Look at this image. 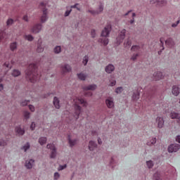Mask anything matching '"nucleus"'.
Returning a JSON list of instances; mask_svg holds the SVG:
<instances>
[{
	"mask_svg": "<svg viewBox=\"0 0 180 180\" xmlns=\"http://www.w3.org/2000/svg\"><path fill=\"white\" fill-rule=\"evenodd\" d=\"M73 102H75V110H73V112L70 113L69 111H65L63 114V117L68 119V124L76 122L79 117L80 112H82V108H80L79 105H83L84 107L87 105V103L84 98H76L73 100Z\"/></svg>",
	"mask_w": 180,
	"mask_h": 180,
	"instance_id": "f257e3e1",
	"label": "nucleus"
},
{
	"mask_svg": "<svg viewBox=\"0 0 180 180\" xmlns=\"http://www.w3.org/2000/svg\"><path fill=\"white\" fill-rule=\"evenodd\" d=\"M37 66L36 64H31L28 66V69L25 71V75H27V79L30 81V82L34 83L41 79V75L37 73Z\"/></svg>",
	"mask_w": 180,
	"mask_h": 180,
	"instance_id": "f03ea898",
	"label": "nucleus"
},
{
	"mask_svg": "<svg viewBox=\"0 0 180 180\" xmlns=\"http://www.w3.org/2000/svg\"><path fill=\"white\" fill-rule=\"evenodd\" d=\"M46 4L45 2L40 3L39 7L42 9V16L40 18V21L41 23H44L48 20V11L46 9Z\"/></svg>",
	"mask_w": 180,
	"mask_h": 180,
	"instance_id": "7ed1b4c3",
	"label": "nucleus"
},
{
	"mask_svg": "<svg viewBox=\"0 0 180 180\" xmlns=\"http://www.w3.org/2000/svg\"><path fill=\"white\" fill-rule=\"evenodd\" d=\"M96 89V85L91 84L89 86H86L83 87V90H84V96H91L92 93L88 91H94Z\"/></svg>",
	"mask_w": 180,
	"mask_h": 180,
	"instance_id": "20e7f679",
	"label": "nucleus"
},
{
	"mask_svg": "<svg viewBox=\"0 0 180 180\" xmlns=\"http://www.w3.org/2000/svg\"><path fill=\"white\" fill-rule=\"evenodd\" d=\"M46 148L49 149H51V158L53 159L54 158L56 157V147L53 143H49L46 146Z\"/></svg>",
	"mask_w": 180,
	"mask_h": 180,
	"instance_id": "39448f33",
	"label": "nucleus"
},
{
	"mask_svg": "<svg viewBox=\"0 0 180 180\" xmlns=\"http://www.w3.org/2000/svg\"><path fill=\"white\" fill-rule=\"evenodd\" d=\"M180 149V145L178 143L172 144L168 147L169 153L177 152Z\"/></svg>",
	"mask_w": 180,
	"mask_h": 180,
	"instance_id": "423d86ee",
	"label": "nucleus"
},
{
	"mask_svg": "<svg viewBox=\"0 0 180 180\" xmlns=\"http://www.w3.org/2000/svg\"><path fill=\"white\" fill-rule=\"evenodd\" d=\"M125 33H126V30L124 29L122 31H121L120 34L118 35V37H117V44H120L123 40L125 38Z\"/></svg>",
	"mask_w": 180,
	"mask_h": 180,
	"instance_id": "0eeeda50",
	"label": "nucleus"
},
{
	"mask_svg": "<svg viewBox=\"0 0 180 180\" xmlns=\"http://www.w3.org/2000/svg\"><path fill=\"white\" fill-rule=\"evenodd\" d=\"M111 31V25H108L105 27L104 30H102L101 36L103 37H108Z\"/></svg>",
	"mask_w": 180,
	"mask_h": 180,
	"instance_id": "6e6552de",
	"label": "nucleus"
},
{
	"mask_svg": "<svg viewBox=\"0 0 180 180\" xmlns=\"http://www.w3.org/2000/svg\"><path fill=\"white\" fill-rule=\"evenodd\" d=\"M150 4H156L158 6H164L167 4L166 0H150Z\"/></svg>",
	"mask_w": 180,
	"mask_h": 180,
	"instance_id": "1a4fd4ad",
	"label": "nucleus"
},
{
	"mask_svg": "<svg viewBox=\"0 0 180 180\" xmlns=\"http://www.w3.org/2000/svg\"><path fill=\"white\" fill-rule=\"evenodd\" d=\"M103 11V5H102V4H100L99 7H98V10H97V11L89 10L88 13H91V15H98Z\"/></svg>",
	"mask_w": 180,
	"mask_h": 180,
	"instance_id": "9d476101",
	"label": "nucleus"
},
{
	"mask_svg": "<svg viewBox=\"0 0 180 180\" xmlns=\"http://www.w3.org/2000/svg\"><path fill=\"white\" fill-rule=\"evenodd\" d=\"M42 25L41 24H37L32 28V32L33 34H37L41 30Z\"/></svg>",
	"mask_w": 180,
	"mask_h": 180,
	"instance_id": "9b49d317",
	"label": "nucleus"
},
{
	"mask_svg": "<svg viewBox=\"0 0 180 180\" xmlns=\"http://www.w3.org/2000/svg\"><path fill=\"white\" fill-rule=\"evenodd\" d=\"M153 77V80L158 81L163 78V74L161 72H158L157 73H154Z\"/></svg>",
	"mask_w": 180,
	"mask_h": 180,
	"instance_id": "f8f14e48",
	"label": "nucleus"
},
{
	"mask_svg": "<svg viewBox=\"0 0 180 180\" xmlns=\"http://www.w3.org/2000/svg\"><path fill=\"white\" fill-rule=\"evenodd\" d=\"M156 122H158V128L162 129L164 126V120L161 117H158L156 119Z\"/></svg>",
	"mask_w": 180,
	"mask_h": 180,
	"instance_id": "ddd939ff",
	"label": "nucleus"
},
{
	"mask_svg": "<svg viewBox=\"0 0 180 180\" xmlns=\"http://www.w3.org/2000/svg\"><path fill=\"white\" fill-rule=\"evenodd\" d=\"M105 103L107 107H108V108H112L114 106L112 98H107L105 101Z\"/></svg>",
	"mask_w": 180,
	"mask_h": 180,
	"instance_id": "4468645a",
	"label": "nucleus"
},
{
	"mask_svg": "<svg viewBox=\"0 0 180 180\" xmlns=\"http://www.w3.org/2000/svg\"><path fill=\"white\" fill-rule=\"evenodd\" d=\"M172 93L174 96L179 95V88L177 86H173L172 89Z\"/></svg>",
	"mask_w": 180,
	"mask_h": 180,
	"instance_id": "2eb2a0df",
	"label": "nucleus"
},
{
	"mask_svg": "<svg viewBox=\"0 0 180 180\" xmlns=\"http://www.w3.org/2000/svg\"><path fill=\"white\" fill-rule=\"evenodd\" d=\"M34 162V160L32 159L27 160V162H25V167H27V169H32Z\"/></svg>",
	"mask_w": 180,
	"mask_h": 180,
	"instance_id": "dca6fc26",
	"label": "nucleus"
},
{
	"mask_svg": "<svg viewBox=\"0 0 180 180\" xmlns=\"http://www.w3.org/2000/svg\"><path fill=\"white\" fill-rule=\"evenodd\" d=\"M165 42L166 45L168 46V47L169 48L173 47L174 45L175 44V43L173 41L172 39L171 38L167 39L166 41H165Z\"/></svg>",
	"mask_w": 180,
	"mask_h": 180,
	"instance_id": "f3484780",
	"label": "nucleus"
},
{
	"mask_svg": "<svg viewBox=\"0 0 180 180\" xmlns=\"http://www.w3.org/2000/svg\"><path fill=\"white\" fill-rule=\"evenodd\" d=\"M105 71L107 73L110 74L114 71V66L112 65H108V66H107L106 68H105Z\"/></svg>",
	"mask_w": 180,
	"mask_h": 180,
	"instance_id": "a211bd4d",
	"label": "nucleus"
},
{
	"mask_svg": "<svg viewBox=\"0 0 180 180\" xmlns=\"http://www.w3.org/2000/svg\"><path fill=\"white\" fill-rule=\"evenodd\" d=\"M53 105L56 109H60V100L57 97L53 98Z\"/></svg>",
	"mask_w": 180,
	"mask_h": 180,
	"instance_id": "6ab92c4d",
	"label": "nucleus"
},
{
	"mask_svg": "<svg viewBox=\"0 0 180 180\" xmlns=\"http://www.w3.org/2000/svg\"><path fill=\"white\" fill-rule=\"evenodd\" d=\"M41 39H38V46L37 49V53H42L44 51V47L41 46Z\"/></svg>",
	"mask_w": 180,
	"mask_h": 180,
	"instance_id": "aec40b11",
	"label": "nucleus"
},
{
	"mask_svg": "<svg viewBox=\"0 0 180 180\" xmlns=\"http://www.w3.org/2000/svg\"><path fill=\"white\" fill-rule=\"evenodd\" d=\"M96 143L94 141L89 142V146H88V148H89V150H94L95 148H96Z\"/></svg>",
	"mask_w": 180,
	"mask_h": 180,
	"instance_id": "412c9836",
	"label": "nucleus"
},
{
	"mask_svg": "<svg viewBox=\"0 0 180 180\" xmlns=\"http://www.w3.org/2000/svg\"><path fill=\"white\" fill-rule=\"evenodd\" d=\"M15 131L20 136L24 135L25 134V130L23 129H21L20 127H16Z\"/></svg>",
	"mask_w": 180,
	"mask_h": 180,
	"instance_id": "4be33fe9",
	"label": "nucleus"
},
{
	"mask_svg": "<svg viewBox=\"0 0 180 180\" xmlns=\"http://www.w3.org/2000/svg\"><path fill=\"white\" fill-rule=\"evenodd\" d=\"M170 117L172 119H176V120H179L180 119V114L175 112H172L170 114Z\"/></svg>",
	"mask_w": 180,
	"mask_h": 180,
	"instance_id": "5701e85b",
	"label": "nucleus"
},
{
	"mask_svg": "<svg viewBox=\"0 0 180 180\" xmlns=\"http://www.w3.org/2000/svg\"><path fill=\"white\" fill-rule=\"evenodd\" d=\"M71 71V68L68 65H65L62 67V72H70Z\"/></svg>",
	"mask_w": 180,
	"mask_h": 180,
	"instance_id": "b1692460",
	"label": "nucleus"
},
{
	"mask_svg": "<svg viewBox=\"0 0 180 180\" xmlns=\"http://www.w3.org/2000/svg\"><path fill=\"white\" fill-rule=\"evenodd\" d=\"M38 143H39L40 146H44L46 143V137H40L38 139Z\"/></svg>",
	"mask_w": 180,
	"mask_h": 180,
	"instance_id": "393cba45",
	"label": "nucleus"
},
{
	"mask_svg": "<svg viewBox=\"0 0 180 180\" xmlns=\"http://www.w3.org/2000/svg\"><path fill=\"white\" fill-rule=\"evenodd\" d=\"M99 41L101 42V44H103L104 46H107L109 42L108 39L106 37H103V38L99 40Z\"/></svg>",
	"mask_w": 180,
	"mask_h": 180,
	"instance_id": "a878e982",
	"label": "nucleus"
},
{
	"mask_svg": "<svg viewBox=\"0 0 180 180\" xmlns=\"http://www.w3.org/2000/svg\"><path fill=\"white\" fill-rule=\"evenodd\" d=\"M11 75H13L14 77H17L20 75V72L18 70H13V73H11Z\"/></svg>",
	"mask_w": 180,
	"mask_h": 180,
	"instance_id": "bb28decb",
	"label": "nucleus"
},
{
	"mask_svg": "<svg viewBox=\"0 0 180 180\" xmlns=\"http://www.w3.org/2000/svg\"><path fill=\"white\" fill-rule=\"evenodd\" d=\"M68 142L69 145L72 147L73 146H75V143H77V140H71L70 136H68Z\"/></svg>",
	"mask_w": 180,
	"mask_h": 180,
	"instance_id": "cd10ccee",
	"label": "nucleus"
},
{
	"mask_svg": "<svg viewBox=\"0 0 180 180\" xmlns=\"http://www.w3.org/2000/svg\"><path fill=\"white\" fill-rule=\"evenodd\" d=\"M13 64V60H11V63H4V67L8 68V70H11L12 68V65Z\"/></svg>",
	"mask_w": 180,
	"mask_h": 180,
	"instance_id": "c85d7f7f",
	"label": "nucleus"
},
{
	"mask_svg": "<svg viewBox=\"0 0 180 180\" xmlns=\"http://www.w3.org/2000/svg\"><path fill=\"white\" fill-rule=\"evenodd\" d=\"M77 77L80 80L82 81H84L85 78H86V75H85L84 73L78 74Z\"/></svg>",
	"mask_w": 180,
	"mask_h": 180,
	"instance_id": "c756f323",
	"label": "nucleus"
},
{
	"mask_svg": "<svg viewBox=\"0 0 180 180\" xmlns=\"http://www.w3.org/2000/svg\"><path fill=\"white\" fill-rule=\"evenodd\" d=\"M132 98L134 101H137L138 99H139V92H136L134 93Z\"/></svg>",
	"mask_w": 180,
	"mask_h": 180,
	"instance_id": "7c9ffc66",
	"label": "nucleus"
},
{
	"mask_svg": "<svg viewBox=\"0 0 180 180\" xmlns=\"http://www.w3.org/2000/svg\"><path fill=\"white\" fill-rule=\"evenodd\" d=\"M25 39L29 41L34 40V37H32V35L30 34L25 35Z\"/></svg>",
	"mask_w": 180,
	"mask_h": 180,
	"instance_id": "2f4dec72",
	"label": "nucleus"
},
{
	"mask_svg": "<svg viewBox=\"0 0 180 180\" xmlns=\"http://www.w3.org/2000/svg\"><path fill=\"white\" fill-rule=\"evenodd\" d=\"M17 49V42H13L11 44V50L15 51Z\"/></svg>",
	"mask_w": 180,
	"mask_h": 180,
	"instance_id": "473e14b6",
	"label": "nucleus"
},
{
	"mask_svg": "<svg viewBox=\"0 0 180 180\" xmlns=\"http://www.w3.org/2000/svg\"><path fill=\"white\" fill-rule=\"evenodd\" d=\"M124 46L127 48H129L131 46V41L129 39L127 40L125 43H124Z\"/></svg>",
	"mask_w": 180,
	"mask_h": 180,
	"instance_id": "72a5a7b5",
	"label": "nucleus"
},
{
	"mask_svg": "<svg viewBox=\"0 0 180 180\" xmlns=\"http://www.w3.org/2000/svg\"><path fill=\"white\" fill-rule=\"evenodd\" d=\"M140 47L139 46H133L132 48H131V51L138 52L139 51Z\"/></svg>",
	"mask_w": 180,
	"mask_h": 180,
	"instance_id": "f704fd0d",
	"label": "nucleus"
},
{
	"mask_svg": "<svg viewBox=\"0 0 180 180\" xmlns=\"http://www.w3.org/2000/svg\"><path fill=\"white\" fill-rule=\"evenodd\" d=\"M155 143H156V139L154 138V139H152V141H150V142H148L147 145L149 146H153Z\"/></svg>",
	"mask_w": 180,
	"mask_h": 180,
	"instance_id": "c9c22d12",
	"label": "nucleus"
},
{
	"mask_svg": "<svg viewBox=\"0 0 180 180\" xmlns=\"http://www.w3.org/2000/svg\"><path fill=\"white\" fill-rule=\"evenodd\" d=\"M60 51H61V48L60 46H57L56 48H54V53H56V54L60 53Z\"/></svg>",
	"mask_w": 180,
	"mask_h": 180,
	"instance_id": "e433bc0d",
	"label": "nucleus"
},
{
	"mask_svg": "<svg viewBox=\"0 0 180 180\" xmlns=\"http://www.w3.org/2000/svg\"><path fill=\"white\" fill-rule=\"evenodd\" d=\"M154 180H162L160 179V174L155 173V174H154Z\"/></svg>",
	"mask_w": 180,
	"mask_h": 180,
	"instance_id": "4c0bfd02",
	"label": "nucleus"
},
{
	"mask_svg": "<svg viewBox=\"0 0 180 180\" xmlns=\"http://www.w3.org/2000/svg\"><path fill=\"white\" fill-rule=\"evenodd\" d=\"M146 164L149 169L153 167V162L151 160L147 161Z\"/></svg>",
	"mask_w": 180,
	"mask_h": 180,
	"instance_id": "58836bf2",
	"label": "nucleus"
},
{
	"mask_svg": "<svg viewBox=\"0 0 180 180\" xmlns=\"http://www.w3.org/2000/svg\"><path fill=\"white\" fill-rule=\"evenodd\" d=\"M13 23V20L12 18H9L8 21H6V25L10 26Z\"/></svg>",
	"mask_w": 180,
	"mask_h": 180,
	"instance_id": "ea45409f",
	"label": "nucleus"
},
{
	"mask_svg": "<svg viewBox=\"0 0 180 180\" xmlns=\"http://www.w3.org/2000/svg\"><path fill=\"white\" fill-rule=\"evenodd\" d=\"M164 41H165V39L163 38V37H161L160 39V42H161V51H163L164 50V47H163V44H164Z\"/></svg>",
	"mask_w": 180,
	"mask_h": 180,
	"instance_id": "a19ab883",
	"label": "nucleus"
},
{
	"mask_svg": "<svg viewBox=\"0 0 180 180\" xmlns=\"http://www.w3.org/2000/svg\"><path fill=\"white\" fill-rule=\"evenodd\" d=\"M88 62H89V57L84 56V58H83V64H84V65H86Z\"/></svg>",
	"mask_w": 180,
	"mask_h": 180,
	"instance_id": "79ce46f5",
	"label": "nucleus"
},
{
	"mask_svg": "<svg viewBox=\"0 0 180 180\" xmlns=\"http://www.w3.org/2000/svg\"><path fill=\"white\" fill-rule=\"evenodd\" d=\"M29 148H30V143H27V144H25V146H24L22 147V150H25V152H26Z\"/></svg>",
	"mask_w": 180,
	"mask_h": 180,
	"instance_id": "37998d69",
	"label": "nucleus"
},
{
	"mask_svg": "<svg viewBox=\"0 0 180 180\" xmlns=\"http://www.w3.org/2000/svg\"><path fill=\"white\" fill-rule=\"evenodd\" d=\"M122 91H123V88L122 87H118L115 90V93L120 94L121 92H122Z\"/></svg>",
	"mask_w": 180,
	"mask_h": 180,
	"instance_id": "c03bdc74",
	"label": "nucleus"
},
{
	"mask_svg": "<svg viewBox=\"0 0 180 180\" xmlns=\"http://www.w3.org/2000/svg\"><path fill=\"white\" fill-rule=\"evenodd\" d=\"M23 115L25 119L28 120L30 118V112H25L23 113Z\"/></svg>",
	"mask_w": 180,
	"mask_h": 180,
	"instance_id": "a18cd8bd",
	"label": "nucleus"
},
{
	"mask_svg": "<svg viewBox=\"0 0 180 180\" xmlns=\"http://www.w3.org/2000/svg\"><path fill=\"white\" fill-rule=\"evenodd\" d=\"M70 8H76L77 11H80V8L78 7V4H75V5L71 6Z\"/></svg>",
	"mask_w": 180,
	"mask_h": 180,
	"instance_id": "49530a36",
	"label": "nucleus"
},
{
	"mask_svg": "<svg viewBox=\"0 0 180 180\" xmlns=\"http://www.w3.org/2000/svg\"><path fill=\"white\" fill-rule=\"evenodd\" d=\"M136 15L134 13H132V20H131L130 21H129V23L131 24V25H132L133 23H134V17H136Z\"/></svg>",
	"mask_w": 180,
	"mask_h": 180,
	"instance_id": "de8ad7c7",
	"label": "nucleus"
},
{
	"mask_svg": "<svg viewBox=\"0 0 180 180\" xmlns=\"http://www.w3.org/2000/svg\"><path fill=\"white\" fill-rule=\"evenodd\" d=\"M60 178V174L58 172L54 173V180H58Z\"/></svg>",
	"mask_w": 180,
	"mask_h": 180,
	"instance_id": "09e8293b",
	"label": "nucleus"
},
{
	"mask_svg": "<svg viewBox=\"0 0 180 180\" xmlns=\"http://www.w3.org/2000/svg\"><path fill=\"white\" fill-rule=\"evenodd\" d=\"M29 103H30V101H25L21 102V105L26 106Z\"/></svg>",
	"mask_w": 180,
	"mask_h": 180,
	"instance_id": "8fccbe9b",
	"label": "nucleus"
},
{
	"mask_svg": "<svg viewBox=\"0 0 180 180\" xmlns=\"http://www.w3.org/2000/svg\"><path fill=\"white\" fill-rule=\"evenodd\" d=\"M35 128H36V124L34 122H32V125H30V129L32 131H34Z\"/></svg>",
	"mask_w": 180,
	"mask_h": 180,
	"instance_id": "3c124183",
	"label": "nucleus"
},
{
	"mask_svg": "<svg viewBox=\"0 0 180 180\" xmlns=\"http://www.w3.org/2000/svg\"><path fill=\"white\" fill-rule=\"evenodd\" d=\"M6 146V142L3 140H1L0 141V146Z\"/></svg>",
	"mask_w": 180,
	"mask_h": 180,
	"instance_id": "603ef678",
	"label": "nucleus"
},
{
	"mask_svg": "<svg viewBox=\"0 0 180 180\" xmlns=\"http://www.w3.org/2000/svg\"><path fill=\"white\" fill-rule=\"evenodd\" d=\"M70 12H71V8H70V9H69V10H68V11H66V12H65V13L64 14V15H65V17L69 16V15H70Z\"/></svg>",
	"mask_w": 180,
	"mask_h": 180,
	"instance_id": "864d4df0",
	"label": "nucleus"
},
{
	"mask_svg": "<svg viewBox=\"0 0 180 180\" xmlns=\"http://www.w3.org/2000/svg\"><path fill=\"white\" fill-rule=\"evenodd\" d=\"M138 57V53L134 54L132 58H131V60H132L133 61H134L135 60H136V58Z\"/></svg>",
	"mask_w": 180,
	"mask_h": 180,
	"instance_id": "5fc2aeb1",
	"label": "nucleus"
},
{
	"mask_svg": "<svg viewBox=\"0 0 180 180\" xmlns=\"http://www.w3.org/2000/svg\"><path fill=\"white\" fill-rule=\"evenodd\" d=\"M28 108H30V110L31 112H34V107L33 105H30L28 106Z\"/></svg>",
	"mask_w": 180,
	"mask_h": 180,
	"instance_id": "6e6d98bb",
	"label": "nucleus"
},
{
	"mask_svg": "<svg viewBox=\"0 0 180 180\" xmlns=\"http://www.w3.org/2000/svg\"><path fill=\"white\" fill-rule=\"evenodd\" d=\"M67 167V165H64L63 166H59L58 171H61L63 169H65Z\"/></svg>",
	"mask_w": 180,
	"mask_h": 180,
	"instance_id": "4d7b16f0",
	"label": "nucleus"
},
{
	"mask_svg": "<svg viewBox=\"0 0 180 180\" xmlns=\"http://www.w3.org/2000/svg\"><path fill=\"white\" fill-rule=\"evenodd\" d=\"M116 84L115 80H113V82H111V84H110V86H114Z\"/></svg>",
	"mask_w": 180,
	"mask_h": 180,
	"instance_id": "13d9d810",
	"label": "nucleus"
},
{
	"mask_svg": "<svg viewBox=\"0 0 180 180\" xmlns=\"http://www.w3.org/2000/svg\"><path fill=\"white\" fill-rule=\"evenodd\" d=\"M179 22H180V20L176 21V23L172 24V27H177V25H178V24H179Z\"/></svg>",
	"mask_w": 180,
	"mask_h": 180,
	"instance_id": "bf43d9fd",
	"label": "nucleus"
},
{
	"mask_svg": "<svg viewBox=\"0 0 180 180\" xmlns=\"http://www.w3.org/2000/svg\"><path fill=\"white\" fill-rule=\"evenodd\" d=\"M176 141L180 143V135L177 136L176 138Z\"/></svg>",
	"mask_w": 180,
	"mask_h": 180,
	"instance_id": "052dcab7",
	"label": "nucleus"
},
{
	"mask_svg": "<svg viewBox=\"0 0 180 180\" xmlns=\"http://www.w3.org/2000/svg\"><path fill=\"white\" fill-rule=\"evenodd\" d=\"M91 36H92V38L95 37V30H91Z\"/></svg>",
	"mask_w": 180,
	"mask_h": 180,
	"instance_id": "680f3d73",
	"label": "nucleus"
},
{
	"mask_svg": "<svg viewBox=\"0 0 180 180\" xmlns=\"http://www.w3.org/2000/svg\"><path fill=\"white\" fill-rule=\"evenodd\" d=\"M22 20H25V22H27V15L23 16Z\"/></svg>",
	"mask_w": 180,
	"mask_h": 180,
	"instance_id": "e2e57ef3",
	"label": "nucleus"
},
{
	"mask_svg": "<svg viewBox=\"0 0 180 180\" xmlns=\"http://www.w3.org/2000/svg\"><path fill=\"white\" fill-rule=\"evenodd\" d=\"M131 13V11H129L128 12H127V13H125L124 16H127V15H129Z\"/></svg>",
	"mask_w": 180,
	"mask_h": 180,
	"instance_id": "0e129e2a",
	"label": "nucleus"
},
{
	"mask_svg": "<svg viewBox=\"0 0 180 180\" xmlns=\"http://www.w3.org/2000/svg\"><path fill=\"white\" fill-rule=\"evenodd\" d=\"M98 144L101 145V144L102 143L101 139H98Z\"/></svg>",
	"mask_w": 180,
	"mask_h": 180,
	"instance_id": "69168bd1",
	"label": "nucleus"
},
{
	"mask_svg": "<svg viewBox=\"0 0 180 180\" xmlns=\"http://www.w3.org/2000/svg\"><path fill=\"white\" fill-rule=\"evenodd\" d=\"M92 135H93V136H96V135H97V133L95 132V131H94V132H92Z\"/></svg>",
	"mask_w": 180,
	"mask_h": 180,
	"instance_id": "338daca9",
	"label": "nucleus"
},
{
	"mask_svg": "<svg viewBox=\"0 0 180 180\" xmlns=\"http://www.w3.org/2000/svg\"><path fill=\"white\" fill-rule=\"evenodd\" d=\"M179 125H180V120H178Z\"/></svg>",
	"mask_w": 180,
	"mask_h": 180,
	"instance_id": "774afa93",
	"label": "nucleus"
}]
</instances>
